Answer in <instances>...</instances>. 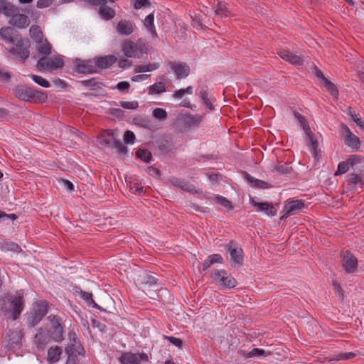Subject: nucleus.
Returning a JSON list of instances; mask_svg holds the SVG:
<instances>
[{
	"label": "nucleus",
	"instance_id": "nucleus-1",
	"mask_svg": "<svg viewBox=\"0 0 364 364\" xmlns=\"http://www.w3.org/2000/svg\"><path fill=\"white\" fill-rule=\"evenodd\" d=\"M14 92L16 97L25 102L42 103L48 100V95L44 91L33 90L25 85L16 86Z\"/></svg>",
	"mask_w": 364,
	"mask_h": 364
},
{
	"label": "nucleus",
	"instance_id": "nucleus-2",
	"mask_svg": "<svg viewBox=\"0 0 364 364\" xmlns=\"http://www.w3.org/2000/svg\"><path fill=\"white\" fill-rule=\"evenodd\" d=\"M48 311V303L45 300H38L33 304L29 312L26 314V323L29 327H35Z\"/></svg>",
	"mask_w": 364,
	"mask_h": 364
},
{
	"label": "nucleus",
	"instance_id": "nucleus-3",
	"mask_svg": "<svg viewBox=\"0 0 364 364\" xmlns=\"http://www.w3.org/2000/svg\"><path fill=\"white\" fill-rule=\"evenodd\" d=\"M122 51L127 58H140L144 54L147 53L146 43L141 38H139L136 42L125 40L122 45Z\"/></svg>",
	"mask_w": 364,
	"mask_h": 364
},
{
	"label": "nucleus",
	"instance_id": "nucleus-4",
	"mask_svg": "<svg viewBox=\"0 0 364 364\" xmlns=\"http://www.w3.org/2000/svg\"><path fill=\"white\" fill-rule=\"evenodd\" d=\"M210 278L220 289H231L237 284V280L225 269L215 270Z\"/></svg>",
	"mask_w": 364,
	"mask_h": 364
},
{
	"label": "nucleus",
	"instance_id": "nucleus-5",
	"mask_svg": "<svg viewBox=\"0 0 364 364\" xmlns=\"http://www.w3.org/2000/svg\"><path fill=\"white\" fill-rule=\"evenodd\" d=\"M49 323L48 334L55 342L60 343L63 340L64 326L62 318L56 315L50 314L47 318Z\"/></svg>",
	"mask_w": 364,
	"mask_h": 364
},
{
	"label": "nucleus",
	"instance_id": "nucleus-6",
	"mask_svg": "<svg viewBox=\"0 0 364 364\" xmlns=\"http://www.w3.org/2000/svg\"><path fill=\"white\" fill-rule=\"evenodd\" d=\"M64 60L60 55L47 58L43 56L37 62L36 67L39 71L53 70L63 68Z\"/></svg>",
	"mask_w": 364,
	"mask_h": 364
},
{
	"label": "nucleus",
	"instance_id": "nucleus-7",
	"mask_svg": "<svg viewBox=\"0 0 364 364\" xmlns=\"http://www.w3.org/2000/svg\"><path fill=\"white\" fill-rule=\"evenodd\" d=\"M306 207V205L302 200L289 199L285 202L283 210L281 212L280 220H284L290 215L299 213Z\"/></svg>",
	"mask_w": 364,
	"mask_h": 364
},
{
	"label": "nucleus",
	"instance_id": "nucleus-8",
	"mask_svg": "<svg viewBox=\"0 0 364 364\" xmlns=\"http://www.w3.org/2000/svg\"><path fill=\"white\" fill-rule=\"evenodd\" d=\"M14 48H11L9 52L11 54L17 55L22 62H24L30 55L29 47L30 41L28 38H19L16 40Z\"/></svg>",
	"mask_w": 364,
	"mask_h": 364
},
{
	"label": "nucleus",
	"instance_id": "nucleus-9",
	"mask_svg": "<svg viewBox=\"0 0 364 364\" xmlns=\"http://www.w3.org/2000/svg\"><path fill=\"white\" fill-rule=\"evenodd\" d=\"M9 311L11 314L12 319L15 321L19 318L21 314L24 309L25 301L23 296L17 293L9 299Z\"/></svg>",
	"mask_w": 364,
	"mask_h": 364
},
{
	"label": "nucleus",
	"instance_id": "nucleus-10",
	"mask_svg": "<svg viewBox=\"0 0 364 364\" xmlns=\"http://www.w3.org/2000/svg\"><path fill=\"white\" fill-rule=\"evenodd\" d=\"M341 134L344 139L345 144L353 151H358L360 147V141L345 124H342Z\"/></svg>",
	"mask_w": 364,
	"mask_h": 364
},
{
	"label": "nucleus",
	"instance_id": "nucleus-11",
	"mask_svg": "<svg viewBox=\"0 0 364 364\" xmlns=\"http://www.w3.org/2000/svg\"><path fill=\"white\" fill-rule=\"evenodd\" d=\"M227 252L230 255V259L235 265H241L243 262V250L240 245L234 240L230 241L225 246Z\"/></svg>",
	"mask_w": 364,
	"mask_h": 364
},
{
	"label": "nucleus",
	"instance_id": "nucleus-12",
	"mask_svg": "<svg viewBox=\"0 0 364 364\" xmlns=\"http://www.w3.org/2000/svg\"><path fill=\"white\" fill-rule=\"evenodd\" d=\"M119 361L120 364H141V362H149V358L145 353L125 352L119 358Z\"/></svg>",
	"mask_w": 364,
	"mask_h": 364
},
{
	"label": "nucleus",
	"instance_id": "nucleus-13",
	"mask_svg": "<svg viewBox=\"0 0 364 364\" xmlns=\"http://www.w3.org/2000/svg\"><path fill=\"white\" fill-rule=\"evenodd\" d=\"M168 67L174 73L177 79L186 78L190 73V67L181 61H169Z\"/></svg>",
	"mask_w": 364,
	"mask_h": 364
},
{
	"label": "nucleus",
	"instance_id": "nucleus-14",
	"mask_svg": "<svg viewBox=\"0 0 364 364\" xmlns=\"http://www.w3.org/2000/svg\"><path fill=\"white\" fill-rule=\"evenodd\" d=\"M74 70L78 73L83 74L96 73L93 58L88 60L75 59L74 61Z\"/></svg>",
	"mask_w": 364,
	"mask_h": 364
},
{
	"label": "nucleus",
	"instance_id": "nucleus-15",
	"mask_svg": "<svg viewBox=\"0 0 364 364\" xmlns=\"http://www.w3.org/2000/svg\"><path fill=\"white\" fill-rule=\"evenodd\" d=\"M342 266L347 273H354L358 268V259L350 252L346 251L343 255Z\"/></svg>",
	"mask_w": 364,
	"mask_h": 364
},
{
	"label": "nucleus",
	"instance_id": "nucleus-16",
	"mask_svg": "<svg viewBox=\"0 0 364 364\" xmlns=\"http://www.w3.org/2000/svg\"><path fill=\"white\" fill-rule=\"evenodd\" d=\"M134 27L135 24L134 22L127 19H122L117 23L115 28L119 35L127 36L132 34Z\"/></svg>",
	"mask_w": 364,
	"mask_h": 364
},
{
	"label": "nucleus",
	"instance_id": "nucleus-17",
	"mask_svg": "<svg viewBox=\"0 0 364 364\" xmlns=\"http://www.w3.org/2000/svg\"><path fill=\"white\" fill-rule=\"evenodd\" d=\"M95 64L96 73L99 70L106 69L111 67L116 62L117 58L114 55H106L93 58Z\"/></svg>",
	"mask_w": 364,
	"mask_h": 364
},
{
	"label": "nucleus",
	"instance_id": "nucleus-18",
	"mask_svg": "<svg viewBox=\"0 0 364 364\" xmlns=\"http://www.w3.org/2000/svg\"><path fill=\"white\" fill-rule=\"evenodd\" d=\"M8 341L5 348L9 350L14 351L20 348L21 337L19 332L16 331H9L7 333Z\"/></svg>",
	"mask_w": 364,
	"mask_h": 364
},
{
	"label": "nucleus",
	"instance_id": "nucleus-19",
	"mask_svg": "<svg viewBox=\"0 0 364 364\" xmlns=\"http://www.w3.org/2000/svg\"><path fill=\"white\" fill-rule=\"evenodd\" d=\"M251 203L256 208L257 211L263 212L268 216H274L277 214V209L272 204L268 202H256L252 200Z\"/></svg>",
	"mask_w": 364,
	"mask_h": 364
},
{
	"label": "nucleus",
	"instance_id": "nucleus-20",
	"mask_svg": "<svg viewBox=\"0 0 364 364\" xmlns=\"http://www.w3.org/2000/svg\"><path fill=\"white\" fill-rule=\"evenodd\" d=\"M65 352L69 358H77V355L84 353V348L77 338L74 337L73 343L65 348Z\"/></svg>",
	"mask_w": 364,
	"mask_h": 364
},
{
	"label": "nucleus",
	"instance_id": "nucleus-21",
	"mask_svg": "<svg viewBox=\"0 0 364 364\" xmlns=\"http://www.w3.org/2000/svg\"><path fill=\"white\" fill-rule=\"evenodd\" d=\"M279 56L283 60L289 62L294 65H301L303 64L304 60L301 56L296 55L289 50H281L279 53Z\"/></svg>",
	"mask_w": 364,
	"mask_h": 364
},
{
	"label": "nucleus",
	"instance_id": "nucleus-22",
	"mask_svg": "<svg viewBox=\"0 0 364 364\" xmlns=\"http://www.w3.org/2000/svg\"><path fill=\"white\" fill-rule=\"evenodd\" d=\"M11 17V18L9 21V23L18 28H25L29 23L28 17L25 14H18V12H16Z\"/></svg>",
	"mask_w": 364,
	"mask_h": 364
},
{
	"label": "nucleus",
	"instance_id": "nucleus-23",
	"mask_svg": "<svg viewBox=\"0 0 364 364\" xmlns=\"http://www.w3.org/2000/svg\"><path fill=\"white\" fill-rule=\"evenodd\" d=\"M346 183L348 188L350 190H355L358 187L362 188L363 186L361 176L357 173L348 174Z\"/></svg>",
	"mask_w": 364,
	"mask_h": 364
},
{
	"label": "nucleus",
	"instance_id": "nucleus-24",
	"mask_svg": "<svg viewBox=\"0 0 364 364\" xmlns=\"http://www.w3.org/2000/svg\"><path fill=\"white\" fill-rule=\"evenodd\" d=\"M196 91L198 92V95L202 103L205 106L206 108L210 111H213L214 109V106L212 104L210 97L208 95L207 86L198 88Z\"/></svg>",
	"mask_w": 364,
	"mask_h": 364
},
{
	"label": "nucleus",
	"instance_id": "nucleus-25",
	"mask_svg": "<svg viewBox=\"0 0 364 364\" xmlns=\"http://www.w3.org/2000/svg\"><path fill=\"white\" fill-rule=\"evenodd\" d=\"M106 4H107L104 3H100V4H99L100 8L98 13L101 18L105 21H109L115 16L116 13L112 8L107 6Z\"/></svg>",
	"mask_w": 364,
	"mask_h": 364
},
{
	"label": "nucleus",
	"instance_id": "nucleus-26",
	"mask_svg": "<svg viewBox=\"0 0 364 364\" xmlns=\"http://www.w3.org/2000/svg\"><path fill=\"white\" fill-rule=\"evenodd\" d=\"M48 337L45 331L42 328L38 329L34 337V343L36 345V347L38 349L45 348L46 346L48 343Z\"/></svg>",
	"mask_w": 364,
	"mask_h": 364
},
{
	"label": "nucleus",
	"instance_id": "nucleus-27",
	"mask_svg": "<svg viewBox=\"0 0 364 364\" xmlns=\"http://www.w3.org/2000/svg\"><path fill=\"white\" fill-rule=\"evenodd\" d=\"M16 12H18V9L15 6L5 0H0V14L11 16Z\"/></svg>",
	"mask_w": 364,
	"mask_h": 364
},
{
	"label": "nucleus",
	"instance_id": "nucleus-28",
	"mask_svg": "<svg viewBox=\"0 0 364 364\" xmlns=\"http://www.w3.org/2000/svg\"><path fill=\"white\" fill-rule=\"evenodd\" d=\"M245 178L254 188L266 189L270 187V185L267 182L262 180L257 179L247 173H245Z\"/></svg>",
	"mask_w": 364,
	"mask_h": 364
},
{
	"label": "nucleus",
	"instance_id": "nucleus-29",
	"mask_svg": "<svg viewBox=\"0 0 364 364\" xmlns=\"http://www.w3.org/2000/svg\"><path fill=\"white\" fill-rule=\"evenodd\" d=\"M37 51L43 55H49L52 51V46L47 39H42L36 42Z\"/></svg>",
	"mask_w": 364,
	"mask_h": 364
},
{
	"label": "nucleus",
	"instance_id": "nucleus-30",
	"mask_svg": "<svg viewBox=\"0 0 364 364\" xmlns=\"http://www.w3.org/2000/svg\"><path fill=\"white\" fill-rule=\"evenodd\" d=\"M149 95H161L166 91V84L162 82H156L147 87Z\"/></svg>",
	"mask_w": 364,
	"mask_h": 364
},
{
	"label": "nucleus",
	"instance_id": "nucleus-31",
	"mask_svg": "<svg viewBox=\"0 0 364 364\" xmlns=\"http://www.w3.org/2000/svg\"><path fill=\"white\" fill-rule=\"evenodd\" d=\"M62 354V348L59 346H53L48 350V360L49 363L58 362Z\"/></svg>",
	"mask_w": 364,
	"mask_h": 364
},
{
	"label": "nucleus",
	"instance_id": "nucleus-32",
	"mask_svg": "<svg viewBox=\"0 0 364 364\" xmlns=\"http://www.w3.org/2000/svg\"><path fill=\"white\" fill-rule=\"evenodd\" d=\"M144 25L146 28L151 33L152 37H157V33L154 26V13H151L146 16L144 21Z\"/></svg>",
	"mask_w": 364,
	"mask_h": 364
},
{
	"label": "nucleus",
	"instance_id": "nucleus-33",
	"mask_svg": "<svg viewBox=\"0 0 364 364\" xmlns=\"http://www.w3.org/2000/svg\"><path fill=\"white\" fill-rule=\"evenodd\" d=\"M116 139L114 138V133L112 130H107L106 133L102 135L100 139V144L102 145H105L107 147H112L116 141Z\"/></svg>",
	"mask_w": 364,
	"mask_h": 364
},
{
	"label": "nucleus",
	"instance_id": "nucleus-34",
	"mask_svg": "<svg viewBox=\"0 0 364 364\" xmlns=\"http://www.w3.org/2000/svg\"><path fill=\"white\" fill-rule=\"evenodd\" d=\"M160 66L159 63H148L146 65H136L134 68V73H142L146 72H151L158 69Z\"/></svg>",
	"mask_w": 364,
	"mask_h": 364
},
{
	"label": "nucleus",
	"instance_id": "nucleus-35",
	"mask_svg": "<svg viewBox=\"0 0 364 364\" xmlns=\"http://www.w3.org/2000/svg\"><path fill=\"white\" fill-rule=\"evenodd\" d=\"M294 115L295 119L298 121L302 129L304 130L307 136H310L311 134V131L306 118L298 112H295Z\"/></svg>",
	"mask_w": 364,
	"mask_h": 364
},
{
	"label": "nucleus",
	"instance_id": "nucleus-36",
	"mask_svg": "<svg viewBox=\"0 0 364 364\" xmlns=\"http://www.w3.org/2000/svg\"><path fill=\"white\" fill-rule=\"evenodd\" d=\"M242 355L245 358H254V357H265L267 355H270L269 352H266L264 349L254 348L249 352L242 351Z\"/></svg>",
	"mask_w": 364,
	"mask_h": 364
},
{
	"label": "nucleus",
	"instance_id": "nucleus-37",
	"mask_svg": "<svg viewBox=\"0 0 364 364\" xmlns=\"http://www.w3.org/2000/svg\"><path fill=\"white\" fill-rule=\"evenodd\" d=\"M171 182L173 186L178 187L181 189L188 192L192 191L193 188V186L188 182H186V181L180 178H173L171 180Z\"/></svg>",
	"mask_w": 364,
	"mask_h": 364
},
{
	"label": "nucleus",
	"instance_id": "nucleus-38",
	"mask_svg": "<svg viewBox=\"0 0 364 364\" xmlns=\"http://www.w3.org/2000/svg\"><path fill=\"white\" fill-rule=\"evenodd\" d=\"M14 29L11 27L2 28L0 29V36L6 42L14 44L16 41L13 37Z\"/></svg>",
	"mask_w": 364,
	"mask_h": 364
},
{
	"label": "nucleus",
	"instance_id": "nucleus-39",
	"mask_svg": "<svg viewBox=\"0 0 364 364\" xmlns=\"http://www.w3.org/2000/svg\"><path fill=\"white\" fill-rule=\"evenodd\" d=\"M346 113L350 116L352 120L361 129H364V120L359 114H356L351 107H348Z\"/></svg>",
	"mask_w": 364,
	"mask_h": 364
},
{
	"label": "nucleus",
	"instance_id": "nucleus-40",
	"mask_svg": "<svg viewBox=\"0 0 364 364\" xmlns=\"http://www.w3.org/2000/svg\"><path fill=\"white\" fill-rule=\"evenodd\" d=\"M80 296L81 298L85 301H86L88 305L92 306L93 308L96 309H100V306L97 304H96L95 301L93 300L92 293L81 291Z\"/></svg>",
	"mask_w": 364,
	"mask_h": 364
},
{
	"label": "nucleus",
	"instance_id": "nucleus-41",
	"mask_svg": "<svg viewBox=\"0 0 364 364\" xmlns=\"http://www.w3.org/2000/svg\"><path fill=\"white\" fill-rule=\"evenodd\" d=\"M31 38L36 42L41 41L43 38V33L38 26H32L29 30Z\"/></svg>",
	"mask_w": 364,
	"mask_h": 364
},
{
	"label": "nucleus",
	"instance_id": "nucleus-42",
	"mask_svg": "<svg viewBox=\"0 0 364 364\" xmlns=\"http://www.w3.org/2000/svg\"><path fill=\"white\" fill-rule=\"evenodd\" d=\"M136 156L141 161L146 163L150 162L152 159V155L147 149H139L136 151Z\"/></svg>",
	"mask_w": 364,
	"mask_h": 364
},
{
	"label": "nucleus",
	"instance_id": "nucleus-43",
	"mask_svg": "<svg viewBox=\"0 0 364 364\" xmlns=\"http://www.w3.org/2000/svg\"><path fill=\"white\" fill-rule=\"evenodd\" d=\"M323 84L332 96L337 97L338 95V90L336 86L328 79L325 80Z\"/></svg>",
	"mask_w": 364,
	"mask_h": 364
},
{
	"label": "nucleus",
	"instance_id": "nucleus-44",
	"mask_svg": "<svg viewBox=\"0 0 364 364\" xmlns=\"http://www.w3.org/2000/svg\"><path fill=\"white\" fill-rule=\"evenodd\" d=\"M355 357V354L353 352H345L334 355L333 360H347Z\"/></svg>",
	"mask_w": 364,
	"mask_h": 364
},
{
	"label": "nucleus",
	"instance_id": "nucleus-45",
	"mask_svg": "<svg viewBox=\"0 0 364 364\" xmlns=\"http://www.w3.org/2000/svg\"><path fill=\"white\" fill-rule=\"evenodd\" d=\"M31 78L36 84L43 87L47 88L50 86V82L41 76L37 75H32Z\"/></svg>",
	"mask_w": 364,
	"mask_h": 364
},
{
	"label": "nucleus",
	"instance_id": "nucleus-46",
	"mask_svg": "<svg viewBox=\"0 0 364 364\" xmlns=\"http://www.w3.org/2000/svg\"><path fill=\"white\" fill-rule=\"evenodd\" d=\"M275 170L281 174H287L291 171L292 168L287 164L279 163L275 166Z\"/></svg>",
	"mask_w": 364,
	"mask_h": 364
},
{
	"label": "nucleus",
	"instance_id": "nucleus-47",
	"mask_svg": "<svg viewBox=\"0 0 364 364\" xmlns=\"http://www.w3.org/2000/svg\"><path fill=\"white\" fill-rule=\"evenodd\" d=\"M350 166L348 161H341L338 164L337 170L335 173L336 176L342 175L349 170Z\"/></svg>",
	"mask_w": 364,
	"mask_h": 364
},
{
	"label": "nucleus",
	"instance_id": "nucleus-48",
	"mask_svg": "<svg viewBox=\"0 0 364 364\" xmlns=\"http://www.w3.org/2000/svg\"><path fill=\"white\" fill-rule=\"evenodd\" d=\"M227 12L228 10L225 5L222 2H218L215 10V15L220 17L227 16Z\"/></svg>",
	"mask_w": 364,
	"mask_h": 364
},
{
	"label": "nucleus",
	"instance_id": "nucleus-49",
	"mask_svg": "<svg viewBox=\"0 0 364 364\" xmlns=\"http://www.w3.org/2000/svg\"><path fill=\"white\" fill-rule=\"evenodd\" d=\"M130 188L131 190H132L134 193L137 194L139 196H142L145 193L144 187L139 183H134L131 184Z\"/></svg>",
	"mask_w": 364,
	"mask_h": 364
},
{
	"label": "nucleus",
	"instance_id": "nucleus-50",
	"mask_svg": "<svg viewBox=\"0 0 364 364\" xmlns=\"http://www.w3.org/2000/svg\"><path fill=\"white\" fill-rule=\"evenodd\" d=\"M136 139L135 134L133 132L127 130L124 134V141L126 144H133Z\"/></svg>",
	"mask_w": 364,
	"mask_h": 364
},
{
	"label": "nucleus",
	"instance_id": "nucleus-51",
	"mask_svg": "<svg viewBox=\"0 0 364 364\" xmlns=\"http://www.w3.org/2000/svg\"><path fill=\"white\" fill-rule=\"evenodd\" d=\"M153 116L158 119H164L167 117V112L162 108H156L153 110Z\"/></svg>",
	"mask_w": 364,
	"mask_h": 364
},
{
	"label": "nucleus",
	"instance_id": "nucleus-52",
	"mask_svg": "<svg viewBox=\"0 0 364 364\" xmlns=\"http://www.w3.org/2000/svg\"><path fill=\"white\" fill-rule=\"evenodd\" d=\"M217 201L223 207L229 209H232V205L230 202L225 197L218 196L216 198Z\"/></svg>",
	"mask_w": 364,
	"mask_h": 364
},
{
	"label": "nucleus",
	"instance_id": "nucleus-53",
	"mask_svg": "<svg viewBox=\"0 0 364 364\" xmlns=\"http://www.w3.org/2000/svg\"><path fill=\"white\" fill-rule=\"evenodd\" d=\"M150 6L149 0H134V7L136 9H141L142 7H147Z\"/></svg>",
	"mask_w": 364,
	"mask_h": 364
},
{
	"label": "nucleus",
	"instance_id": "nucleus-54",
	"mask_svg": "<svg viewBox=\"0 0 364 364\" xmlns=\"http://www.w3.org/2000/svg\"><path fill=\"white\" fill-rule=\"evenodd\" d=\"M6 247L8 250H10V251H12L14 252H19L21 251V247L18 244H16L14 242H6Z\"/></svg>",
	"mask_w": 364,
	"mask_h": 364
},
{
	"label": "nucleus",
	"instance_id": "nucleus-55",
	"mask_svg": "<svg viewBox=\"0 0 364 364\" xmlns=\"http://www.w3.org/2000/svg\"><path fill=\"white\" fill-rule=\"evenodd\" d=\"M210 262L213 264L215 263L223 264V258L220 254H213L208 256Z\"/></svg>",
	"mask_w": 364,
	"mask_h": 364
},
{
	"label": "nucleus",
	"instance_id": "nucleus-56",
	"mask_svg": "<svg viewBox=\"0 0 364 364\" xmlns=\"http://www.w3.org/2000/svg\"><path fill=\"white\" fill-rule=\"evenodd\" d=\"M113 147L117 148L119 154H125L127 152V148L124 145H123V144L120 141L117 139L114 144Z\"/></svg>",
	"mask_w": 364,
	"mask_h": 364
},
{
	"label": "nucleus",
	"instance_id": "nucleus-57",
	"mask_svg": "<svg viewBox=\"0 0 364 364\" xmlns=\"http://www.w3.org/2000/svg\"><path fill=\"white\" fill-rule=\"evenodd\" d=\"M171 343L178 348H181L183 345L182 340L181 338L173 336H166L165 337Z\"/></svg>",
	"mask_w": 364,
	"mask_h": 364
},
{
	"label": "nucleus",
	"instance_id": "nucleus-58",
	"mask_svg": "<svg viewBox=\"0 0 364 364\" xmlns=\"http://www.w3.org/2000/svg\"><path fill=\"white\" fill-rule=\"evenodd\" d=\"M81 83L84 86H85L87 87H90V88H95V87L97 86V82L95 78L82 80V81H81Z\"/></svg>",
	"mask_w": 364,
	"mask_h": 364
},
{
	"label": "nucleus",
	"instance_id": "nucleus-59",
	"mask_svg": "<svg viewBox=\"0 0 364 364\" xmlns=\"http://www.w3.org/2000/svg\"><path fill=\"white\" fill-rule=\"evenodd\" d=\"M134 122L135 124L139 125L141 127L149 128V122L147 120H146L143 118H141V117L134 118Z\"/></svg>",
	"mask_w": 364,
	"mask_h": 364
},
{
	"label": "nucleus",
	"instance_id": "nucleus-60",
	"mask_svg": "<svg viewBox=\"0 0 364 364\" xmlns=\"http://www.w3.org/2000/svg\"><path fill=\"white\" fill-rule=\"evenodd\" d=\"M53 3V0H38L36 6L39 9H44L50 6Z\"/></svg>",
	"mask_w": 364,
	"mask_h": 364
},
{
	"label": "nucleus",
	"instance_id": "nucleus-61",
	"mask_svg": "<svg viewBox=\"0 0 364 364\" xmlns=\"http://www.w3.org/2000/svg\"><path fill=\"white\" fill-rule=\"evenodd\" d=\"M11 78V75L9 72L5 70L0 68V81L1 82H8Z\"/></svg>",
	"mask_w": 364,
	"mask_h": 364
},
{
	"label": "nucleus",
	"instance_id": "nucleus-62",
	"mask_svg": "<svg viewBox=\"0 0 364 364\" xmlns=\"http://www.w3.org/2000/svg\"><path fill=\"white\" fill-rule=\"evenodd\" d=\"M129 87H130V85L127 81H121V82H118L117 85V88L121 92H125V91L128 90Z\"/></svg>",
	"mask_w": 364,
	"mask_h": 364
},
{
	"label": "nucleus",
	"instance_id": "nucleus-63",
	"mask_svg": "<svg viewBox=\"0 0 364 364\" xmlns=\"http://www.w3.org/2000/svg\"><path fill=\"white\" fill-rule=\"evenodd\" d=\"M314 73L316 75L317 78L321 80L322 82L323 83L325 80H328L323 75V72L318 69L317 67H315L314 68Z\"/></svg>",
	"mask_w": 364,
	"mask_h": 364
},
{
	"label": "nucleus",
	"instance_id": "nucleus-64",
	"mask_svg": "<svg viewBox=\"0 0 364 364\" xmlns=\"http://www.w3.org/2000/svg\"><path fill=\"white\" fill-rule=\"evenodd\" d=\"M149 77V75L146 74H141L136 75L132 77V80L133 82H141L146 80Z\"/></svg>",
	"mask_w": 364,
	"mask_h": 364
}]
</instances>
